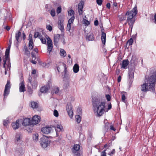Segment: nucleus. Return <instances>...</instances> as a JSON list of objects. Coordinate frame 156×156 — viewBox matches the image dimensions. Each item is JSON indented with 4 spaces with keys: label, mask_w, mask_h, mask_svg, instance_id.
Instances as JSON below:
<instances>
[{
    "label": "nucleus",
    "mask_w": 156,
    "mask_h": 156,
    "mask_svg": "<svg viewBox=\"0 0 156 156\" xmlns=\"http://www.w3.org/2000/svg\"><path fill=\"white\" fill-rule=\"evenodd\" d=\"M149 76L146 78L145 83L141 85L140 89L144 93L150 91L153 92L155 91L156 83V69L151 68L150 69Z\"/></svg>",
    "instance_id": "obj_1"
},
{
    "label": "nucleus",
    "mask_w": 156,
    "mask_h": 156,
    "mask_svg": "<svg viewBox=\"0 0 156 156\" xmlns=\"http://www.w3.org/2000/svg\"><path fill=\"white\" fill-rule=\"evenodd\" d=\"M105 102L102 101L100 98L92 99V105L93 110L96 115L100 116L102 115L105 111Z\"/></svg>",
    "instance_id": "obj_2"
},
{
    "label": "nucleus",
    "mask_w": 156,
    "mask_h": 156,
    "mask_svg": "<svg viewBox=\"0 0 156 156\" xmlns=\"http://www.w3.org/2000/svg\"><path fill=\"white\" fill-rule=\"evenodd\" d=\"M137 13V7L135 6L131 11H128L125 14L126 15L128 16L127 20L126 22L125 23V24L127 23H128V25L131 28V31L132 29L133 24L136 20L134 17L136 16Z\"/></svg>",
    "instance_id": "obj_3"
},
{
    "label": "nucleus",
    "mask_w": 156,
    "mask_h": 156,
    "mask_svg": "<svg viewBox=\"0 0 156 156\" xmlns=\"http://www.w3.org/2000/svg\"><path fill=\"white\" fill-rule=\"evenodd\" d=\"M50 143V141L46 136H44L41 138L40 144L41 147L43 148H46Z\"/></svg>",
    "instance_id": "obj_4"
},
{
    "label": "nucleus",
    "mask_w": 156,
    "mask_h": 156,
    "mask_svg": "<svg viewBox=\"0 0 156 156\" xmlns=\"http://www.w3.org/2000/svg\"><path fill=\"white\" fill-rule=\"evenodd\" d=\"M64 18L59 17L58 22V27L62 33L64 32Z\"/></svg>",
    "instance_id": "obj_5"
},
{
    "label": "nucleus",
    "mask_w": 156,
    "mask_h": 156,
    "mask_svg": "<svg viewBox=\"0 0 156 156\" xmlns=\"http://www.w3.org/2000/svg\"><path fill=\"white\" fill-rule=\"evenodd\" d=\"M22 138V135L21 133H16L14 139L15 143L17 144H20L23 142Z\"/></svg>",
    "instance_id": "obj_6"
},
{
    "label": "nucleus",
    "mask_w": 156,
    "mask_h": 156,
    "mask_svg": "<svg viewBox=\"0 0 156 156\" xmlns=\"http://www.w3.org/2000/svg\"><path fill=\"white\" fill-rule=\"evenodd\" d=\"M66 109L69 116L70 118H72L73 115V111L72 109V106L71 104L68 103L67 104Z\"/></svg>",
    "instance_id": "obj_7"
},
{
    "label": "nucleus",
    "mask_w": 156,
    "mask_h": 156,
    "mask_svg": "<svg viewBox=\"0 0 156 156\" xmlns=\"http://www.w3.org/2000/svg\"><path fill=\"white\" fill-rule=\"evenodd\" d=\"M10 88V82L7 81V84L5 86V89L4 91V98H5V97L7 96L9 93V89Z\"/></svg>",
    "instance_id": "obj_8"
},
{
    "label": "nucleus",
    "mask_w": 156,
    "mask_h": 156,
    "mask_svg": "<svg viewBox=\"0 0 156 156\" xmlns=\"http://www.w3.org/2000/svg\"><path fill=\"white\" fill-rule=\"evenodd\" d=\"M41 118L37 115L34 116L31 120L32 125H34L38 124L40 121Z\"/></svg>",
    "instance_id": "obj_9"
},
{
    "label": "nucleus",
    "mask_w": 156,
    "mask_h": 156,
    "mask_svg": "<svg viewBox=\"0 0 156 156\" xmlns=\"http://www.w3.org/2000/svg\"><path fill=\"white\" fill-rule=\"evenodd\" d=\"M3 62L4 63L3 65V67L5 68V69H6L5 66V64H6L7 65V66L9 67L11 66L10 58L9 57L6 58H5H5L3 59Z\"/></svg>",
    "instance_id": "obj_10"
},
{
    "label": "nucleus",
    "mask_w": 156,
    "mask_h": 156,
    "mask_svg": "<svg viewBox=\"0 0 156 156\" xmlns=\"http://www.w3.org/2000/svg\"><path fill=\"white\" fill-rule=\"evenodd\" d=\"M52 129L50 127H45L42 128L41 130L43 133L46 134H49L52 130Z\"/></svg>",
    "instance_id": "obj_11"
},
{
    "label": "nucleus",
    "mask_w": 156,
    "mask_h": 156,
    "mask_svg": "<svg viewBox=\"0 0 156 156\" xmlns=\"http://www.w3.org/2000/svg\"><path fill=\"white\" fill-rule=\"evenodd\" d=\"M21 81L19 84V91L20 92H24L26 91V89L24 81L23 79H22Z\"/></svg>",
    "instance_id": "obj_12"
},
{
    "label": "nucleus",
    "mask_w": 156,
    "mask_h": 156,
    "mask_svg": "<svg viewBox=\"0 0 156 156\" xmlns=\"http://www.w3.org/2000/svg\"><path fill=\"white\" fill-rule=\"evenodd\" d=\"M50 87L48 84L43 86L40 90V91L43 93H46L48 92L50 89Z\"/></svg>",
    "instance_id": "obj_13"
},
{
    "label": "nucleus",
    "mask_w": 156,
    "mask_h": 156,
    "mask_svg": "<svg viewBox=\"0 0 156 156\" xmlns=\"http://www.w3.org/2000/svg\"><path fill=\"white\" fill-rule=\"evenodd\" d=\"M23 125L26 126L32 125L31 121L29 118H26L24 119L22 123Z\"/></svg>",
    "instance_id": "obj_14"
},
{
    "label": "nucleus",
    "mask_w": 156,
    "mask_h": 156,
    "mask_svg": "<svg viewBox=\"0 0 156 156\" xmlns=\"http://www.w3.org/2000/svg\"><path fill=\"white\" fill-rule=\"evenodd\" d=\"M80 148V146L79 144H74L72 149L73 153H75L76 152H79Z\"/></svg>",
    "instance_id": "obj_15"
},
{
    "label": "nucleus",
    "mask_w": 156,
    "mask_h": 156,
    "mask_svg": "<svg viewBox=\"0 0 156 156\" xmlns=\"http://www.w3.org/2000/svg\"><path fill=\"white\" fill-rule=\"evenodd\" d=\"M21 35V33L20 31H17L16 33L15 38L17 44L21 42V38H20V37Z\"/></svg>",
    "instance_id": "obj_16"
},
{
    "label": "nucleus",
    "mask_w": 156,
    "mask_h": 156,
    "mask_svg": "<svg viewBox=\"0 0 156 156\" xmlns=\"http://www.w3.org/2000/svg\"><path fill=\"white\" fill-rule=\"evenodd\" d=\"M83 4L82 2H80L79 4L78 10L79 15H81L83 14Z\"/></svg>",
    "instance_id": "obj_17"
},
{
    "label": "nucleus",
    "mask_w": 156,
    "mask_h": 156,
    "mask_svg": "<svg viewBox=\"0 0 156 156\" xmlns=\"http://www.w3.org/2000/svg\"><path fill=\"white\" fill-rule=\"evenodd\" d=\"M103 30H104L103 28L102 29H101L102 33L101 38L102 43L104 44H105L106 42V34L103 31Z\"/></svg>",
    "instance_id": "obj_18"
},
{
    "label": "nucleus",
    "mask_w": 156,
    "mask_h": 156,
    "mask_svg": "<svg viewBox=\"0 0 156 156\" xmlns=\"http://www.w3.org/2000/svg\"><path fill=\"white\" fill-rule=\"evenodd\" d=\"M60 37V36L59 34H57L55 35L54 42L55 45L57 46V45Z\"/></svg>",
    "instance_id": "obj_19"
},
{
    "label": "nucleus",
    "mask_w": 156,
    "mask_h": 156,
    "mask_svg": "<svg viewBox=\"0 0 156 156\" xmlns=\"http://www.w3.org/2000/svg\"><path fill=\"white\" fill-rule=\"evenodd\" d=\"M134 71L133 69H129V77L130 80H132L134 77Z\"/></svg>",
    "instance_id": "obj_20"
},
{
    "label": "nucleus",
    "mask_w": 156,
    "mask_h": 156,
    "mask_svg": "<svg viewBox=\"0 0 156 156\" xmlns=\"http://www.w3.org/2000/svg\"><path fill=\"white\" fill-rule=\"evenodd\" d=\"M19 121L16 120V122H13L12 125V128L15 130L17 129L19 127Z\"/></svg>",
    "instance_id": "obj_21"
},
{
    "label": "nucleus",
    "mask_w": 156,
    "mask_h": 156,
    "mask_svg": "<svg viewBox=\"0 0 156 156\" xmlns=\"http://www.w3.org/2000/svg\"><path fill=\"white\" fill-rule=\"evenodd\" d=\"M129 62L128 60H123L122 63L121 68H125L128 65Z\"/></svg>",
    "instance_id": "obj_22"
},
{
    "label": "nucleus",
    "mask_w": 156,
    "mask_h": 156,
    "mask_svg": "<svg viewBox=\"0 0 156 156\" xmlns=\"http://www.w3.org/2000/svg\"><path fill=\"white\" fill-rule=\"evenodd\" d=\"M55 130L56 134H57V133L60 132L62 130V126L60 124H57L56 127H55Z\"/></svg>",
    "instance_id": "obj_23"
},
{
    "label": "nucleus",
    "mask_w": 156,
    "mask_h": 156,
    "mask_svg": "<svg viewBox=\"0 0 156 156\" xmlns=\"http://www.w3.org/2000/svg\"><path fill=\"white\" fill-rule=\"evenodd\" d=\"M10 47L11 45L10 44L8 46V48L6 50L5 57V58H6L9 57V54Z\"/></svg>",
    "instance_id": "obj_24"
},
{
    "label": "nucleus",
    "mask_w": 156,
    "mask_h": 156,
    "mask_svg": "<svg viewBox=\"0 0 156 156\" xmlns=\"http://www.w3.org/2000/svg\"><path fill=\"white\" fill-rule=\"evenodd\" d=\"M73 69L74 73H78L79 70V67L78 65L77 64H75L73 67Z\"/></svg>",
    "instance_id": "obj_25"
},
{
    "label": "nucleus",
    "mask_w": 156,
    "mask_h": 156,
    "mask_svg": "<svg viewBox=\"0 0 156 156\" xmlns=\"http://www.w3.org/2000/svg\"><path fill=\"white\" fill-rule=\"evenodd\" d=\"M86 39L87 40H88V41H93L94 40V37L93 34H91L88 36L87 35Z\"/></svg>",
    "instance_id": "obj_26"
},
{
    "label": "nucleus",
    "mask_w": 156,
    "mask_h": 156,
    "mask_svg": "<svg viewBox=\"0 0 156 156\" xmlns=\"http://www.w3.org/2000/svg\"><path fill=\"white\" fill-rule=\"evenodd\" d=\"M38 104L37 102L32 101L31 103V107L33 108H36L38 107Z\"/></svg>",
    "instance_id": "obj_27"
},
{
    "label": "nucleus",
    "mask_w": 156,
    "mask_h": 156,
    "mask_svg": "<svg viewBox=\"0 0 156 156\" xmlns=\"http://www.w3.org/2000/svg\"><path fill=\"white\" fill-rule=\"evenodd\" d=\"M59 91L58 88V87H54L51 91L52 94H57L58 93Z\"/></svg>",
    "instance_id": "obj_28"
},
{
    "label": "nucleus",
    "mask_w": 156,
    "mask_h": 156,
    "mask_svg": "<svg viewBox=\"0 0 156 156\" xmlns=\"http://www.w3.org/2000/svg\"><path fill=\"white\" fill-rule=\"evenodd\" d=\"M60 55L61 56L65 57L66 55V51L63 49H61L60 51Z\"/></svg>",
    "instance_id": "obj_29"
},
{
    "label": "nucleus",
    "mask_w": 156,
    "mask_h": 156,
    "mask_svg": "<svg viewBox=\"0 0 156 156\" xmlns=\"http://www.w3.org/2000/svg\"><path fill=\"white\" fill-rule=\"evenodd\" d=\"M41 34L38 32H35L34 35V37L35 38L38 37L39 38L42 37Z\"/></svg>",
    "instance_id": "obj_30"
},
{
    "label": "nucleus",
    "mask_w": 156,
    "mask_h": 156,
    "mask_svg": "<svg viewBox=\"0 0 156 156\" xmlns=\"http://www.w3.org/2000/svg\"><path fill=\"white\" fill-rule=\"evenodd\" d=\"M9 123V121L8 119L3 120V126L7 127L8 124Z\"/></svg>",
    "instance_id": "obj_31"
},
{
    "label": "nucleus",
    "mask_w": 156,
    "mask_h": 156,
    "mask_svg": "<svg viewBox=\"0 0 156 156\" xmlns=\"http://www.w3.org/2000/svg\"><path fill=\"white\" fill-rule=\"evenodd\" d=\"M75 119H76V121L78 123L80 122L81 121V118L79 115H76L75 116Z\"/></svg>",
    "instance_id": "obj_32"
},
{
    "label": "nucleus",
    "mask_w": 156,
    "mask_h": 156,
    "mask_svg": "<svg viewBox=\"0 0 156 156\" xmlns=\"http://www.w3.org/2000/svg\"><path fill=\"white\" fill-rule=\"evenodd\" d=\"M68 15L70 16H74V12L72 9H70L68 11Z\"/></svg>",
    "instance_id": "obj_33"
},
{
    "label": "nucleus",
    "mask_w": 156,
    "mask_h": 156,
    "mask_svg": "<svg viewBox=\"0 0 156 156\" xmlns=\"http://www.w3.org/2000/svg\"><path fill=\"white\" fill-rule=\"evenodd\" d=\"M122 100L123 102H125L126 99L125 95L126 94V93L125 92H122Z\"/></svg>",
    "instance_id": "obj_34"
},
{
    "label": "nucleus",
    "mask_w": 156,
    "mask_h": 156,
    "mask_svg": "<svg viewBox=\"0 0 156 156\" xmlns=\"http://www.w3.org/2000/svg\"><path fill=\"white\" fill-rule=\"evenodd\" d=\"M33 40H31V41H29L28 46L29 47V49L30 50H32L33 49Z\"/></svg>",
    "instance_id": "obj_35"
},
{
    "label": "nucleus",
    "mask_w": 156,
    "mask_h": 156,
    "mask_svg": "<svg viewBox=\"0 0 156 156\" xmlns=\"http://www.w3.org/2000/svg\"><path fill=\"white\" fill-rule=\"evenodd\" d=\"M32 87L34 89H35L37 86V83L36 81L34 80L32 82Z\"/></svg>",
    "instance_id": "obj_36"
},
{
    "label": "nucleus",
    "mask_w": 156,
    "mask_h": 156,
    "mask_svg": "<svg viewBox=\"0 0 156 156\" xmlns=\"http://www.w3.org/2000/svg\"><path fill=\"white\" fill-rule=\"evenodd\" d=\"M47 44L48 45H52V41L51 39L48 37V38H47Z\"/></svg>",
    "instance_id": "obj_37"
},
{
    "label": "nucleus",
    "mask_w": 156,
    "mask_h": 156,
    "mask_svg": "<svg viewBox=\"0 0 156 156\" xmlns=\"http://www.w3.org/2000/svg\"><path fill=\"white\" fill-rule=\"evenodd\" d=\"M75 19V16H72L68 20V23L71 24L73 23L74 20Z\"/></svg>",
    "instance_id": "obj_38"
},
{
    "label": "nucleus",
    "mask_w": 156,
    "mask_h": 156,
    "mask_svg": "<svg viewBox=\"0 0 156 156\" xmlns=\"http://www.w3.org/2000/svg\"><path fill=\"white\" fill-rule=\"evenodd\" d=\"M53 48V46L52 45H48L47 50L48 52H49V53H50L51 52Z\"/></svg>",
    "instance_id": "obj_39"
},
{
    "label": "nucleus",
    "mask_w": 156,
    "mask_h": 156,
    "mask_svg": "<svg viewBox=\"0 0 156 156\" xmlns=\"http://www.w3.org/2000/svg\"><path fill=\"white\" fill-rule=\"evenodd\" d=\"M112 141H111L110 143H109L108 144H105L104 145V147L106 149L107 147H109L112 146ZM107 149L108 148H107Z\"/></svg>",
    "instance_id": "obj_40"
},
{
    "label": "nucleus",
    "mask_w": 156,
    "mask_h": 156,
    "mask_svg": "<svg viewBox=\"0 0 156 156\" xmlns=\"http://www.w3.org/2000/svg\"><path fill=\"white\" fill-rule=\"evenodd\" d=\"M51 15L52 17H54L55 16V10L54 9H52L51 10L50 12Z\"/></svg>",
    "instance_id": "obj_41"
},
{
    "label": "nucleus",
    "mask_w": 156,
    "mask_h": 156,
    "mask_svg": "<svg viewBox=\"0 0 156 156\" xmlns=\"http://www.w3.org/2000/svg\"><path fill=\"white\" fill-rule=\"evenodd\" d=\"M38 135L37 133H36L33 135V140H37L38 139Z\"/></svg>",
    "instance_id": "obj_42"
},
{
    "label": "nucleus",
    "mask_w": 156,
    "mask_h": 156,
    "mask_svg": "<svg viewBox=\"0 0 156 156\" xmlns=\"http://www.w3.org/2000/svg\"><path fill=\"white\" fill-rule=\"evenodd\" d=\"M133 42V39L132 38H131L128 41L127 44H128L129 46L131 45L132 44Z\"/></svg>",
    "instance_id": "obj_43"
},
{
    "label": "nucleus",
    "mask_w": 156,
    "mask_h": 156,
    "mask_svg": "<svg viewBox=\"0 0 156 156\" xmlns=\"http://www.w3.org/2000/svg\"><path fill=\"white\" fill-rule=\"evenodd\" d=\"M73 154V156H83V154L82 152L80 153L79 152H77Z\"/></svg>",
    "instance_id": "obj_44"
},
{
    "label": "nucleus",
    "mask_w": 156,
    "mask_h": 156,
    "mask_svg": "<svg viewBox=\"0 0 156 156\" xmlns=\"http://www.w3.org/2000/svg\"><path fill=\"white\" fill-rule=\"evenodd\" d=\"M42 43L43 44H46V40L45 38H44L42 37V36L41 37V38H39Z\"/></svg>",
    "instance_id": "obj_45"
},
{
    "label": "nucleus",
    "mask_w": 156,
    "mask_h": 156,
    "mask_svg": "<svg viewBox=\"0 0 156 156\" xmlns=\"http://www.w3.org/2000/svg\"><path fill=\"white\" fill-rule=\"evenodd\" d=\"M24 49H25V54L27 55H29L30 54V51H29L26 46H25Z\"/></svg>",
    "instance_id": "obj_46"
},
{
    "label": "nucleus",
    "mask_w": 156,
    "mask_h": 156,
    "mask_svg": "<svg viewBox=\"0 0 156 156\" xmlns=\"http://www.w3.org/2000/svg\"><path fill=\"white\" fill-rule=\"evenodd\" d=\"M62 11V8L61 6L58 7L56 10V12L58 14L60 13Z\"/></svg>",
    "instance_id": "obj_47"
},
{
    "label": "nucleus",
    "mask_w": 156,
    "mask_h": 156,
    "mask_svg": "<svg viewBox=\"0 0 156 156\" xmlns=\"http://www.w3.org/2000/svg\"><path fill=\"white\" fill-rule=\"evenodd\" d=\"M33 90L30 87H28V92L30 94H31L33 93Z\"/></svg>",
    "instance_id": "obj_48"
},
{
    "label": "nucleus",
    "mask_w": 156,
    "mask_h": 156,
    "mask_svg": "<svg viewBox=\"0 0 156 156\" xmlns=\"http://www.w3.org/2000/svg\"><path fill=\"white\" fill-rule=\"evenodd\" d=\"M107 149H105V150L103 151L101 153V156H106V151Z\"/></svg>",
    "instance_id": "obj_49"
},
{
    "label": "nucleus",
    "mask_w": 156,
    "mask_h": 156,
    "mask_svg": "<svg viewBox=\"0 0 156 156\" xmlns=\"http://www.w3.org/2000/svg\"><path fill=\"white\" fill-rule=\"evenodd\" d=\"M71 24L69 23H68L67 28H66V30L67 31H69L71 30Z\"/></svg>",
    "instance_id": "obj_50"
},
{
    "label": "nucleus",
    "mask_w": 156,
    "mask_h": 156,
    "mask_svg": "<svg viewBox=\"0 0 156 156\" xmlns=\"http://www.w3.org/2000/svg\"><path fill=\"white\" fill-rule=\"evenodd\" d=\"M28 82L30 83V84L32 85V77L31 76L29 75L28 79Z\"/></svg>",
    "instance_id": "obj_51"
},
{
    "label": "nucleus",
    "mask_w": 156,
    "mask_h": 156,
    "mask_svg": "<svg viewBox=\"0 0 156 156\" xmlns=\"http://www.w3.org/2000/svg\"><path fill=\"white\" fill-rule=\"evenodd\" d=\"M104 127L106 129H108V126H109V123L108 122H105V121H104Z\"/></svg>",
    "instance_id": "obj_52"
},
{
    "label": "nucleus",
    "mask_w": 156,
    "mask_h": 156,
    "mask_svg": "<svg viewBox=\"0 0 156 156\" xmlns=\"http://www.w3.org/2000/svg\"><path fill=\"white\" fill-rule=\"evenodd\" d=\"M115 153V149H113L112 151L109 152L108 154L110 156H112V155L114 154Z\"/></svg>",
    "instance_id": "obj_53"
},
{
    "label": "nucleus",
    "mask_w": 156,
    "mask_h": 156,
    "mask_svg": "<svg viewBox=\"0 0 156 156\" xmlns=\"http://www.w3.org/2000/svg\"><path fill=\"white\" fill-rule=\"evenodd\" d=\"M54 115L56 117H57L58 116V112L56 110H55L54 111Z\"/></svg>",
    "instance_id": "obj_54"
},
{
    "label": "nucleus",
    "mask_w": 156,
    "mask_h": 156,
    "mask_svg": "<svg viewBox=\"0 0 156 156\" xmlns=\"http://www.w3.org/2000/svg\"><path fill=\"white\" fill-rule=\"evenodd\" d=\"M46 28L50 31H51L52 30V27L50 25H47Z\"/></svg>",
    "instance_id": "obj_55"
},
{
    "label": "nucleus",
    "mask_w": 156,
    "mask_h": 156,
    "mask_svg": "<svg viewBox=\"0 0 156 156\" xmlns=\"http://www.w3.org/2000/svg\"><path fill=\"white\" fill-rule=\"evenodd\" d=\"M84 24L87 25H88L90 24V22L85 19H83Z\"/></svg>",
    "instance_id": "obj_56"
},
{
    "label": "nucleus",
    "mask_w": 156,
    "mask_h": 156,
    "mask_svg": "<svg viewBox=\"0 0 156 156\" xmlns=\"http://www.w3.org/2000/svg\"><path fill=\"white\" fill-rule=\"evenodd\" d=\"M106 97L108 101H109L111 98V96L109 94H107L106 95Z\"/></svg>",
    "instance_id": "obj_57"
},
{
    "label": "nucleus",
    "mask_w": 156,
    "mask_h": 156,
    "mask_svg": "<svg viewBox=\"0 0 156 156\" xmlns=\"http://www.w3.org/2000/svg\"><path fill=\"white\" fill-rule=\"evenodd\" d=\"M97 3L99 5H101L102 3V0H97Z\"/></svg>",
    "instance_id": "obj_58"
},
{
    "label": "nucleus",
    "mask_w": 156,
    "mask_h": 156,
    "mask_svg": "<svg viewBox=\"0 0 156 156\" xmlns=\"http://www.w3.org/2000/svg\"><path fill=\"white\" fill-rule=\"evenodd\" d=\"M39 65L43 67H45L46 66V64L44 62H39Z\"/></svg>",
    "instance_id": "obj_59"
},
{
    "label": "nucleus",
    "mask_w": 156,
    "mask_h": 156,
    "mask_svg": "<svg viewBox=\"0 0 156 156\" xmlns=\"http://www.w3.org/2000/svg\"><path fill=\"white\" fill-rule=\"evenodd\" d=\"M126 15H125V16H122L121 17H120L119 18L120 19V20L123 21L125 20L126 19Z\"/></svg>",
    "instance_id": "obj_60"
},
{
    "label": "nucleus",
    "mask_w": 156,
    "mask_h": 156,
    "mask_svg": "<svg viewBox=\"0 0 156 156\" xmlns=\"http://www.w3.org/2000/svg\"><path fill=\"white\" fill-rule=\"evenodd\" d=\"M31 54L32 59H33L34 58V60H35L36 58V57L34 54L33 52H32L31 53Z\"/></svg>",
    "instance_id": "obj_61"
},
{
    "label": "nucleus",
    "mask_w": 156,
    "mask_h": 156,
    "mask_svg": "<svg viewBox=\"0 0 156 156\" xmlns=\"http://www.w3.org/2000/svg\"><path fill=\"white\" fill-rule=\"evenodd\" d=\"M64 66L65 67V70H64V72H65V76H66V73L67 72V68L66 67V65L65 64H64Z\"/></svg>",
    "instance_id": "obj_62"
},
{
    "label": "nucleus",
    "mask_w": 156,
    "mask_h": 156,
    "mask_svg": "<svg viewBox=\"0 0 156 156\" xmlns=\"http://www.w3.org/2000/svg\"><path fill=\"white\" fill-rule=\"evenodd\" d=\"M77 112H78L79 114H81L82 112V109L80 108H78L77 109Z\"/></svg>",
    "instance_id": "obj_63"
},
{
    "label": "nucleus",
    "mask_w": 156,
    "mask_h": 156,
    "mask_svg": "<svg viewBox=\"0 0 156 156\" xmlns=\"http://www.w3.org/2000/svg\"><path fill=\"white\" fill-rule=\"evenodd\" d=\"M35 60L33 59L32 60H30V62H31L32 63L35 64L37 63V62L35 61Z\"/></svg>",
    "instance_id": "obj_64"
}]
</instances>
